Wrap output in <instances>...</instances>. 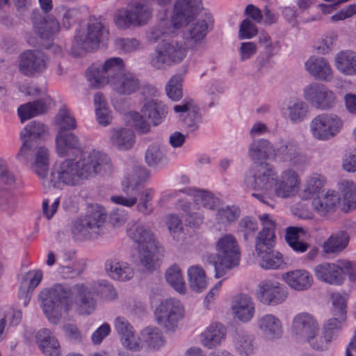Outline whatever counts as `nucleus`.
<instances>
[{
    "label": "nucleus",
    "mask_w": 356,
    "mask_h": 356,
    "mask_svg": "<svg viewBox=\"0 0 356 356\" xmlns=\"http://www.w3.org/2000/svg\"><path fill=\"white\" fill-rule=\"evenodd\" d=\"M325 184L323 177L318 174L308 176L305 181L302 189H300L299 196L303 200H308L319 195Z\"/></svg>",
    "instance_id": "45"
},
{
    "label": "nucleus",
    "mask_w": 356,
    "mask_h": 356,
    "mask_svg": "<svg viewBox=\"0 0 356 356\" xmlns=\"http://www.w3.org/2000/svg\"><path fill=\"white\" fill-rule=\"evenodd\" d=\"M55 124L58 130L67 131L76 128V121L71 111L65 105L62 106L55 117Z\"/></svg>",
    "instance_id": "52"
},
{
    "label": "nucleus",
    "mask_w": 356,
    "mask_h": 356,
    "mask_svg": "<svg viewBox=\"0 0 356 356\" xmlns=\"http://www.w3.org/2000/svg\"><path fill=\"white\" fill-rule=\"evenodd\" d=\"M277 175L275 168L271 164L266 163L261 165L255 173L250 170L247 171L243 181L248 188L274 192Z\"/></svg>",
    "instance_id": "19"
},
{
    "label": "nucleus",
    "mask_w": 356,
    "mask_h": 356,
    "mask_svg": "<svg viewBox=\"0 0 356 356\" xmlns=\"http://www.w3.org/2000/svg\"><path fill=\"white\" fill-rule=\"evenodd\" d=\"M348 295L345 292H335L332 294V314L347 316V301Z\"/></svg>",
    "instance_id": "60"
},
{
    "label": "nucleus",
    "mask_w": 356,
    "mask_h": 356,
    "mask_svg": "<svg viewBox=\"0 0 356 356\" xmlns=\"http://www.w3.org/2000/svg\"><path fill=\"white\" fill-rule=\"evenodd\" d=\"M49 64V58L41 50L29 49L20 54L18 58L19 72L32 78L44 73Z\"/></svg>",
    "instance_id": "17"
},
{
    "label": "nucleus",
    "mask_w": 356,
    "mask_h": 356,
    "mask_svg": "<svg viewBox=\"0 0 356 356\" xmlns=\"http://www.w3.org/2000/svg\"><path fill=\"white\" fill-rule=\"evenodd\" d=\"M108 38V29L102 24L100 19L95 17H90L86 31L85 30L76 31L72 47V54L74 56H79L85 51L96 50L100 44L105 45Z\"/></svg>",
    "instance_id": "7"
},
{
    "label": "nucleus",
    "mask_w": 356,
    "mask_h": 356,
    "mask_svg": "<svg viewBox=\"0 0 356 356\" xmlns=\"http://www.w3.org/2000/svg\"><path fill=\"white\" fill-rule=\"evenodd\" d=\"M156 191L153 188H145L139 189L136 210L143 216H149L153 212L152 200Z\"/></svg>",
    "instance_id": "50"
},
{
    "label": "nucleus",
    "mask_w": 356,
    "mask_h": 356,
    "mask_svg": "<svg viewBox=\"0 0 356 356\" xmlns=\"http://www.w3.org/2000/svg\"><path fill=\"white\" fill-rule=\"evenodd\" d=\"M49 129L43 123L38 121H32L28 124L21 131L20 138L23 145L26 147L32 146L31 142L34 140H42L48 136Z\"/></svg>",
    "instance_id": "42"
},
{
    "label": "nucleus",
    "mask_w": 356,
    "mask_h": 356,
    "mask_svg": "<svg viewBox=\"0 0 356 356\" xmlns=\"http://www.w3.org/2000/svg\"><path fill=\"white\" fill-rule=\"evenodd\" d=\"M111 168V161L106 154L91 149L83 152L78 160L66 159L56 163L50 170L49 181L58 189L79 186L96 175Z\"/></svg>",
    "instance_id": "2"
},
{
    "label": "nucleus",
    "mask_w": 356,
    "mask_h": 356,
    "mask_svg": "<svg viewBox=\"0 0 356 356\" xmlns=\"http://www.w3.org/2000/svg\"><path fill=\"white\" fill-rule=\"evenodd\" d=\"M274 145L266 139L254 140L248 148V156L254 163L273 159Z\"/></svg>",
    "instance_id": "36"
},
{
    "label": "nucleus",
    "mask_w": 356,
    "mask_h": 356,
    "mask_svg": "<svg viewBox=\"0 0 356 356\" xmlns=\"http://www.w3.org/2000/svg\"><path fill=\"white\" fill-rule=\"evenodd\" d=\"M272 249L267 248L266 244H255L257 261L263 269L276 270L284 265L282 254Z\"/></svg>",
    "instance_id": "28"
},
{
    "label": "nucleus",
    "mask_w": 356,
    "mask_h": 356,
    "mask_svg": "<svg viewBox=\"0 0 356 356\" xmlns=\"http://www.w3.org/2000/svg\"><path fill=\"white\" fill-rule=\"evenodd\" d=\"M325 85L312 82L305 86L302 90V97L305 101L314 106L319 95Z\"/></svg>",
    "instance_id": "62"
},
{
    "label": "nucleus",
    "mask_w": 356,
    "mask_h": 356,
    "mask_svg": "<svg viewBox=\"0 0 356 356\" xmlns=\"http://www.w3.org/2000/svg\"><path fill=\"white\" fill-rule=\"evenodd\" d=\"M114 327L124 347L132 350L140 349V343L135 335L134 327L125 318L116 317L114 320Z\"/></svg>",
    "instance_id": "31"
},
{
    "label": "nucleus",
    "mask_w": 356,
    "mask_h": 356,
    "mask_svg": "<svg viewBox=\"0 0 356 356\" xmlns=\"http://www.w3.org/2000/svg\"><path fill=\"white\" fill-rule=\"evenodd\" d=\"M140 111L147 117L149 123L153 126L160 124L168 114L166 106L155 99H146L141 107Z\"/></svg>",
    "instance_id": "34"
},
{
    "label": "nucleus",
    "mask_w": 356,
    "mask_h": 356,
    "mask_svg": "<svg viewBox=\"0 0 356 356\" xmlns=\"http://www.w3.org/2000/svg\"><path fill=\"white\" fill-rule=\"evenodd\" d=\"M125 120L127 124L134 127L141 134H146L149 131L151 124L147 117L141 111H130L125 115Z\"/></svg>",
    "instance_id": "55"
},
{
    "label": "nucleus",
    "mask_w": 356,
    "mask_h": 356,
    "mask_svg": "<svg viewBox=\"0 0 356 356\" xmlns=\"http://www.w3.org/2000/svg\"><path fill=\"white\" fill-rule=\"evenodd\" d=\"M257 329L264 341L273 343L281 339L284 327L281 319L273 314H265L257 318Z\"/></svg>",
    "instance_id": "23"
},
{
    "label": "nucleus",
    "mask_w": 356,
    "mask_h": 356,
    "mask_svg": "<svg viewBox=\"0 0 356 356\" xmlns=\"http://www.w3.org/2000/svg\"><path fill=\"white\" fill-rule=\"evenodd\" d=\"M37 341L45 356H60V347L58 340L48 329H42L37 333Z\"/></svg>",
    "instance_id": "43"
},
{
    "label": "nucleus",
    "mask_w": 356,
    "mask_h": 356,
    "mask_svg": "<svg viewBox=\"0 0 356 356\" xmlns=\"http://www.w3.org/2000/svg\"><path fill=\"white\" fill-rule=\"evenodd\" d=\"M230 310L234 319L245 324L250 323L254 316L255 304L250 296L238 294L232 299Z\"/></svg>",
    "instance_id": "24"
},
{
    "label": "nucleus",
    "mask_w": 356,
    "mask_h": 356,
    "mask_svg": "<svg viewBox=\"0 0 356 356\" xmlns=\"http://www.w3.org/2000/svg\"><path fill=\"white\" fill-rule=\"evenodd\" d=\"M33 22L35 33L42 38L50 37L57 33L60 29L58 20L54 18L49 19L35 18Z\"/></svg>",
    "instance_id": "51"
},
{
    "label": "nucleus",
    "mask_w": 356,
    "mask_h": 356,
    "mask_svg": "<svg viewBox=\"0 0 356 356\" xmlns=\"http://www.w3.org/2000/svg\"><path fill=\"white\" fill-rule=\"evenodd\" d=\"M56 152L60 157L73 154L79 152L81 143L77 136L69 131L58 130L55 138Z\"/></svg>",
    "instance_id": "29"
},
{
    "label": "nucleus",
    "mask_w": 356,
    "mask_h": 356,
    "mask_svg": "<svg viewBox=\"0 0 356 356\" xmlns=\"http://www.w3.org/2000/svg\"><path fill=\"white\" fill-rule=\"evenodd\" d=\"M350 236L344 230H339L332 233L322 245L324 253L327 254H338L343 252L349 243Z\"/></svg>",
    "instance_id": "39"
},
{
    "label": "nucleus",
    "mask_w": 356,
    "mask_h": 356,
    "mask_svg": "<svg viewBox=\"0 0 356 356\" xmlns=\"http://www.w3.org/2000/svg\"><path fill=\"white\" fill-rule=\"evenodd\" d=\"M336 69L343 75L356 74V53L350 50L338 52L334 59Z\"/></svg>",
    "instance_id": "40"
},
{
    "label": "nucleus",
    "mask_w": 356,
    "mask_h": 356,
    "mask_svg": "<svg viewBox=\"0 0 356 356\" xmlns=\"http://www.w3.org/2000/svg\"><path fill=\"white\" fill-rule=\"evenodd\" d=\"M257 229V221L250 217L243 218L238 223V232L243 234L245 241L253 237Z\"/></svg>",
    "instance_id": "63"
},
{
    "label": "nucleus",
    "mask_w": 356,
    "mask_h": 356,
    "mask_svg": "<svg viewBox=\"0 0 356 356\" xmlns=\"http://www.w3.org/2000/svg\"><path fill=\"white\" fill-rule=\"evenodd\" d=\"M125 69L124 60L120 57H111L103 63H92L87 70L86 76L89 85L100 88L109 85L121 75Z\"/></svg>",
    "instance_id": "10"
},
{
    "label": "nucleus",
    "mask_w": 356,
    "mask_h": 356,
    "mask_svg": "<svg viewBox=\"0 0 356 356\" xmlns=\"http://www.w3.org/2000/svg\"><path fill=\"white\" fill-rule=\"evenodd\" d=\"M318 330H320V324L317 318L311 313L299 312L292 318L291 333L300 341H305L314 332Z\"/></svg>",
    "instance_id": "22"
},
{
    "label": "nucleus",
    "mask_w": 356,
    "mask_h": 356,
    "mask_svg": "<svg viewBox=\"0 0 356 356\" xmlns=\"http://www.w3.org/2000/svg\"><path fill=\"white\" fill-rule=\"evenodd\" d=\"M216 254H209L207 261L214 267L215 277H222L226 270L239 265L241 250L236 237L231 234L222 235L216 243Z\"/></svg>",
    "instance_id": "5"
},
{
    "label": "nucleus",
    "mask_w": 356,
    "mask_h": 356,
    "mask_svg": "<svg viewBox=\"0 0 356 356\" xmlns=\"http://www.w3.org/2000/svg\"><path fill=\"white\" fill-rule=\"evenodd\" d=\"M186 50L177 41L163 42L158 44L150 56V64L156 69H164L177 64L186 57Z\"/></svg>",
    "instance_id": "14"
},
{
    "label": "nucleus",
    "mask_w": 356,
    "mask_h": 356,
    "mask_svg": "<svg viewBox=\"0 0 356 356\" xmlns=\"http://www.w3.org/2000/svg\"><path fill=\"white\" fill-rule=\"evenodd\" d=\"M104 267L106 273L114 280L127 282L134 275V268L129 263L117 259H108Z\"/></svg>",
    "instance_id": "33"
},
{
    "label": "nucleus",
    "mask_w": 356,
    "mask_h": 356,
    "mask_svg": "<svg viewBox=\"0 0 356 356\" xmlns=\"http://www.w3.org/2000/svg\"><path fill=\"white\" fill-rule=\"evenodd\" d=\"M152 16L151 6L145 0L131 1L125 9L118 10L114 17L115 25L120 29L146 24Z\"/></svg>",
    "instance_id": "11"
},
{
    "label": "nucleus",
    "mask_w": 356,
    "mask_h": 356,
    "mask_svg": "<svg viewBox=\"0 0 356 356\" xmlns=\"http://www.w3.org/2000/svg\"><path fill=\"white\" fill-rule=\"evenodd\" d=\"M259 219L262 225V229L258 233L255 244H266L267 248H273L275 243V221L268 213L259 215Z\"/></svg>",
    "instance_id": "35"
},
{
    "label": "nucleus",
    "mask_w": 356,
    "mask_h": 356,
    "mask_svg": "<svg viewBox=\"0 0 356 356\" xmlns=\"http://www.w3.org/2000/svg\"><path fill=\"white\" fill-rule=\"evenodd\" d=\"M226 335V328L222 324H211L202 334V344L209 349L216 348L222 344Z\"/></svg>",
    "instance_id": "38"
},
{
    "label": "nucleus",
    "mask_w": 356,
    "mask_h": 356,
    "mask_svg": "<svg viewBox=\"0 0 356 356\" xmlns=\"http://www.w3.org/2000/svg\"><path fill=\"white\" fill-rule=\"evenodd\" d=\"M128 237L137 245L140 263L147 270L155 269L159 257L157 243L150 228L141 222L133 221L127 225Z\"/></svg>",
    "instance_id": "4"
},
{
    "label": "nucleus",
    "mask_w": 356,
    "mask_h": 356,
    "mask_svg": "<svg viewBox=\"0 0 356 356\" xmlns=\"http://www.w3.org/2000/svg\"><path fill=\"white\" fill-rule=\"evenodd\" d=\"M110 140L118 149L127 150L131 149L135 143L134 132L129 129H118L111 131Z\"/></svg>",
    "instance_id": "47"
},
{
    "label": "nucleus",
    "mask_w": 356,
    "mask_h": 356,
    "mask_svg": "<svg viewBox=\"0 0 356 356\" xmlns=\"http://www.w3.org/2000/svg\"><path fill=\"white\" fill-rule=\"evenodd\" d=\"M197 14L193 1L187 3L183 0H177L170 18V24L168 25L166 20L160 21L150 31L148 40L152 42L164 40L173 35L176 30L185 27L183 33L185 44L189 48H195L200 43V24L197 20Z\"/></svg>",
    "instance_id": "3"
},
{
    "label": "nucleus",
    "mask_w": 356,
    "mask_h": 356,
    "mask_svg": "<svg viewBox=\"0 0 356 356\" xmlns=\"http://www.w3.org/2000/svg\"><path fill=\"white\" fill-rule=\"evenodd\" d=\"M350 264L347 259H339L336 262H323L316 265L314 273L319 281L334 286L341 285L345 277L341 269L348 270Z\"/></svg>",
    "instance_id": "20"
},
{
    "label": "nucleus",
    "mask_w": 356,
    "mask_h": 356,
    "mask_svg": "<svg viewBox=\"0 0 356 356\" xmlns=\"http://www.w3.org/2000/svg\"><path fill=\"white\" fill-rule=\"evenodd\" d=\"M340 203L341 196L339 193L328 190L314 197L312 202V207L318 216H326L334 213Z\"/></svg>",
    "instance_id": "25"
},
{
    "label": "nucleus",
    "mask_w": 356,
    "mask_h": 356,
    "mask_svg": "<svg viewBox=\"0 0 356 356\" xmlns=\"http://www.w3.org/2000/svg\"><path fill=\"white\" fill-rule=\"evenodd\" d=\"M337 99L334 92L324 86L314 107L321 110H328L337 104Z\"/></svg>",
    "instance_id": "57"
},
{
    "label": "nucleus",
    "mask_w": 356,
    "mask_h": 356,
    "mask_svg": "<svg viewBox=\"0 0 356 356\" xmlns=\"http://www.w3.org/2000/svg\"><path fill=\"white\" fill-rule=\"evenodd\" d=\"M108 86L113 91L118 95H130L139 90L140 84L134 74L130 72H124Z\"/></svg>",
    "instance_id": "32"
},
{
    "label": "nucleus",
    "mask_w": 356,
    "mask_h": 356,
    "mask_svg": "<svg viewBox=\"0 0 356 356\" xmlns=\"http://www.w3.org/2000/svg\"><path fill=\"white\" fill-rule=\"evenodd\" d=\"M106 219L105 209L99 206L90 207L84 216H79L71 222L70 230L76 240L97 238L103 234Z\"/></svg>",
    "instance_id": "6"
},
{
    "label": "nucleus",
    "mask_w": 356,
    "mask_h": 356,
    "mask_svg": "<svg viewBox=\"0 0 356 356\" xmlns=\"http://www.w3.org/2000/svg\"><path fill=\"white\" fill-rule=\"evenodd\" d=\"M51 102L49 97H45L35 101L19 106L17 114L22 122L28 120L35 116L45 113Z\"/></svg>",
    "instance_id": "37"
},
{
    "label": "nucleus",
    "mask_w": 356,
    "mask_h": 356,
    "mask_svg": "<svg viewBox=\"0 0 356 356\" xmlns=\"http://www.w3.org/2000/svg\"><path fill=\"white\" fill-rule=\"evenodd\" d=\"M232 346L238 356H253L257 353V344L253 334L244 329L236 330L232 334Z\"/></svg>",
    "instance_id": "27"
},
{
    "label": "nucleus",
    "mask_w": 356,
    "mask_h": 356,
    "mask_svg": "<svg viewBox=\"0 0 356 356\" xmlns=\"http://www.w3.org/2000/svg\"><path fill=\"white\" fill-rule=\"evenodd\" d=\"M309 108L302 100L290 102L282 109V116L293 124H298L307 118Z\"/></svg>",
    "instance_id": "44"
},
{
    "label": "nucleus",
    "mask_w": 356,
    "mask_h": 356,
    "mask_svg": "<svg viewBox=\"0 0 356 356\" xmlns=\"http://www.w3.org/2000/svg\"><path fill=\"white\" fill-rule=\"evenodd\" d=\"M275 161L286 165V168L305 170L309 165L307 156L301 152L299 145L292 140H281L274 145Z\"/></svg>",
    "instance_id": "12"
},
{
    "label": "nucleus",
    "mask_w": 356,
    "mask_h": 356,
    "mask_svg": "<svg viewBox=\"0 0 356 356\" xmlns=\"http://www.w3.org/2000/svg\"><path fill=\"white\" fill-rule=\"evenodd\" d=\"M140 348L147 346L150 348H159L165 343L162 332L156 327H147L144 328L137 338Z\"/></svg>",
    "instance_id": "46"
},
{
    "label": "nucleus",
    "mask_w": 356,
    "mask_h": 356,
    "mask_svg": "<svg viewBox=\"0 0 356 356\" xmlns=\"http://www.w3.org/2000/svg\"><path fill=\"white\" fill-rule=\"evenodd\" d=\"M332 316L323 325V329L335 340L347 320V316L341 314H332Z\"/></svg>",
    "instance_id": "56"
},
{
    "label": "nucleus",
    "mask_w": 356,
    "mask_h": 356,
    "mask_svg": "<svg viewBox=\"0 0 356 356\" xmlns=\"http://www.w3.org/2000/svg\"><path fill=\"white\" fill-rule=\"evenodd\" d=\"M17 160L26 165L38 177L42 179L47 178L49 168V150L44 147H37L33 151L32 146L22 145L17 155Z\"/></svg>",
    "instance_id": "15"
},
{
    "label": "nucleus",
    "mask_w": 356,
    "mask_h": 356,
    "mask_svg": "<svg viewBox=\"0 0 356 356\" xmlns=\"http://www.w3.org/2000/svg\"><path fill=\"white\" fill-rule=\"evenodd\" d=\"M334 339L323 329L321 332V329L314 332L303 342L307 343L309 346L317 351L327 350L331 343Z\"/></svg>",
    "instance_id": "49"
},
{
    "label": "nucleus",
    "mask_w": 356,
    "mask_h": 356,
    "mask_svg": "<svg viewBox=\"0 0 356 356\" xmlns=\"http://www.w3.org/2000/svg\"><path fill=\"white\" fill-rule=\"evenodd\" d=\"M95 113L98 123L102 126L108 125L111 120V111L102 94L97 92L94 95Z\"/></svg>",
    "instance_id": "54"
},
{
    "label": "nucleus",
    "mask_w": 356,
    "mask_h": 356,
    "mask_svg": "<svg viewBox=\"0 0 356 356\" xmlns=\"http://www.w3.org/2000/svg\"><path fill=\"white\" fill-rule=\"evenodd\" d=\"M284 282L291 289L296 291L308 290L314 283L312 274L305 269H295L282 275Z\"/></svg>",
    "instance_id": "30"
},
{
    "label": "nucleus",
    "mask_w": 356,
    "mask_h": 356,
    "mask_svg": "<svg viewBox=\"0 0 356 356\" xmlns=\"http://www.w3.org/2000/svg\"><path fill=\"white\" fill-rule=\"evenodd\" d=\"M306 71L315 79L330 81L333 79V71L328 60L321 56H312L305 63Z\"/></svg>",
    "instance_id": "26"
},
{
    "label": "nucleus",
    "mask_w": 356,
    "mask_h": 356,
    "mask_svg": "<svg viewBox=\"0 0 356 356\" xmlns=\"http://www.w3.org/2000/svg\"><path fill=\"white\" fill-rule=\"evenodd\" d=\"M287 297L286 289L278 282L268 280L258 285L257 298L264 305H277L284 302Z\"/></svg>",
    "instance_id": "21"
},
{
    "label": "nucleus",
    "mask_w": 356,
    "mask_h": 356,
    "mask_svg": "<svg viewBox=\"0 0 356 356\" xmlns=\"http://www.w3.org/2000/svg\"><path fill=\"white\" fill-rule=\"evenodd\" d=\"M150 175V171L146 168L136 166L122 181L123 194L112 195L111 201L127 208L133 207L137 203L140 186L149 180Z\"/></svg>",
    "instance_id": "9"
},
{
    "label": "nucleus",
    "mask_w": 356,
    "mask_h": 356,
    "mask_svg": "<svg viewBox=\"0 0 356 356\" xmlns=\"http://www.w3.org/2000/svg\"><path fill=\"white\" fill-rule=\"evenodd\" d=\"M167 282L179 293L186 292V284L179 267L177 265L171 266L165 273Z\"/></svg>",
    "instance_id": "53"
},
{
    "label": "nucleus",
    "mask_w": 356,
    "mask_h": 356,
    "mask_svg": "<svg viewBox=\"0 0 356 356\" xmlns=\"http://www.w3.org/2000/svg\"><path fill=\"white\" fill-rule=\"evenodd\" d=\"M305 234L302 227H289L286 229L285 240L291 249L298 252H305L309 248V243L300 240V236Z\"/></svg>",
    "instance_id": "48"
},
{
    "label": "nucleus",
    "mask_w": 356,
    "mask_h": 356,
    "mask_svg": "<svg viewBox=\"0 0 356 356\" xmlns=\"http://www.w3.org/2000/svg\"><path fill=\"white\" fill-rule=\"evenodd\" d=\"M184 307L176 298H167L160 302L154 312L156 321L167 332H174L184 317Z\"/></svg>",
    "instance_id": "13"
},
{
    "label": "nucleus",
    "mask_w": 356,
    "mask_h": 356,
    "mask_svg": "<svg viewBox=\"0 0 356 356\" xmlns=\"http://www.w3.org/2000/svg\"><path fill=\"white\" fill-rule=\"evenodd\" d=\"M343 127L342 120L334 113H321L314 117L309 123L312 137L326 141L336 136Z\"/></svg>",
    "instance_id": "16"
},
{
    "label": "nucleus",
    "mask_w": 356,
    "mask_h": 356,
    "mask_svg": "<svg viewBox=\"0 0 356 356\" xmlns=\"http://www.w3.org/2000/svg\"><path fill=\"white\" fill-rule=\"evenodd\" d=\"M165 225L173 239L179 241L183 233V224L180 217L175 213L167 215Z\"/></svg>",
    "instance_id": "61"
},
{
    "label": "nucleus",
    "mask_w": 356,
    "mask_h": 356,
    "mask_svg": "<svg viewBox=\"0 0 356 356\" xmlns=\"http://www.w3.org/2000/svg\"><path fill=\"white\" fill-rule=\"evenodd\" d=\"M257 34V27L250 19H245L241 22L238 33L239 40H250L254 38Z\"/></svg>",
    "instance_id": "64"
},
{
    "label": "nucleus",
    "mask_w": 356,
    "mask_h": 356,
    "mask_svg": "<svg viewBox=\"0 0 356 356\" xmlns=\"http://www.w3.org/2000/svg\"><path fill=\"white\" fill-rule=\"evenodd\" d=\"M181 193L185 195L184 198H179L175 204L177 210L181 211L185 215L186 220L190 227H198L200 222V191L199 189L187 188L183 190H170L161 194L158 200L159 204L179 197Z\"/></svg>",
    "instance_id": "8"
},
{
    "label": "nucleus",
    "mask_w": 356,
    "mask_h": 356,
    "mask_svg": "<svg viewBox=\"0 0 356 356\" xmlns=\"http://www.w3.org/2000/svg\"><path fill=\"white\" fill-rule=\"evenodd\" d=\"M341 209L348 212L356 209V183L343 179L339 183Z\"/></svg>",
    "instance_id": "41"
},
{
    "label": "nucleus",
    "mask_w": 356,
    "mask_h": 356,
    "mask_svg": "<svg viewBox=\"0 0 356 356\" xmlns=\"http://www.w3.org/2000/svg\"><path fill=\"white\" fill-rule=\"evenodd\" d=\"M299 170L293 168H284L280 175H277L274 195L281 199L295 197L301 187V177Z\"/></svg>",
    "instance_id": "18"
},
{
    "label": "nucleus",
    "mask_w": 356,
    "mask_h": 356,
    "mask_svg": "<svg viewBox=\"0 0 356 356\" xmlns=\"http://www.w3.org/2000/svg\"><path fill=\"white\" fill-rule=\"evenodd\" d=\"M114 44L119 51L124 54L139 51L143 47L141 42L135 38H117Z\"/></svg>",
    "instance_id": "58"
},
{
    "label": "nucleus",
    "mask_w": 356,
    "mask_h": 356,
    "mask_svg": "<svg viewBox=\"0 0 356 356\" xmlns=\"http://www.w3.org/2000/svg\"><path fill=\"white\" fill-rule=\"evenodd\" d=\"M182 76L174 75L165 86L168 97L172 101H179L182 97Z\"/></svg>",
    "instance_id": "59"
},
{
    "label": "nucleus",
    "mask_w": 356,
    "mask_h": 356,
    "mask_svg": "<svg viewBox=\"0 0 356 356\" xmlns=\"http://www.w3.org/2000/svg\"><path fill=\"white\" fill-rule=\"evenodd\" d=\"M95 293L108 300L117 297L115 288L107 281L99 282L97 287L86 284L70 287L57 284L42 291L41 307L49 323L56 325L60 321L63 312H70L74 305L80 314H90L95 309Z\"/></svg>",
    "instance_id": "1"
}]
</instances>
